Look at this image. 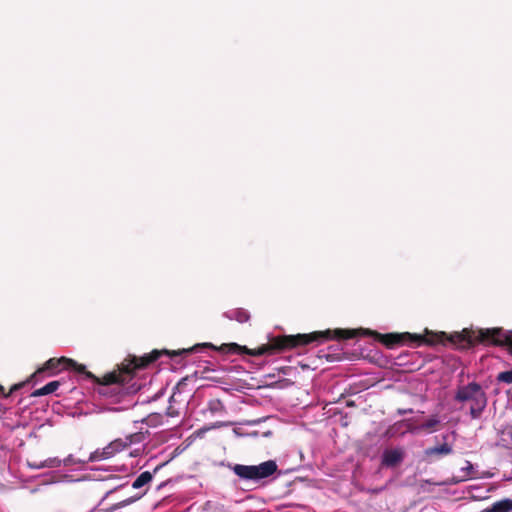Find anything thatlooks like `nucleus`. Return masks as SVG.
Instances as JSON below:
<instances>
[{"instance_id": "obj_1", "label": "nucleus", "mask_w": 512, "mask_h": 512, "mask_svg": "<svg viewBox=\"0 0 512 512\" xmlns=\"http://www.w3.org/2000/svg\"><path fill=\"white\" fill-rule=\"evenodd\" d=\"M372 336L375 340L382 343L389 349L403 345L408 342L416 343L417 346L422 344L436 345L449 343L457 349H469L477 344L505 346V331L502 328L487 329H468L465 328L460 332L447 334L445 332H431L427 329L425 334L404 333H387L381 334L377 331L369 329H327L325 331H315L309 334L283 335L270 339L267 344H263L255 349L241 346L237 343H225L219 346V350L225 354H247L251 356L275 355L286 350H290L299 346H306L312 342L323 343L328 340H347L358 336Z\"/></svg>"}, {"instance_id": "obj_27", "label": "nucleus", "mask_w": 512, "mask_h": 512, "mask_svg": "<svg viewBox=\"0 0 512 512\" xmlns=\"http://www.w3.org/2000/svg\"><path fill=\"white\" fill-rule=\"evenodd\" d=\"M399 413L404 414V413H406V411L399 410Z\"/></svg>"}, {"instance_id": "obj_18", "label": "nucleus", "mask_w": 512, "mask_h": 512, "mask_svg": "<svg viewBox=\"0 0 512 512\" xmlns=\"http://www.w3.org/2000/svg\"><path fill=\"white\" fill-rule=\"evenodd\" d=\"M497 381L506 383V384H512V369L508 371L500 372L497 375Z\"/></svg>"}, {"instance_id": "obj_21", "label": "nucleus", "mask_w": 512, "mask_h": 512, "mask_svg": "<svg viewBox=\"0 0 512 512\" xmlns=\"http://www.w3.org/2000/svg\"><path fill=\"white\" fill-rule=\"evenodd\" d=\"M505 346L508 347V351L512 354V331H505Z\"/></svg>"}, {"instance_id": "obj_11", "label": "nucleus", "mask_w": 512, "mask_h": 512, "mask_svg": "<svg viewBox=\"0 0 512 512\" xmlns=\"http://www.w3.org/2000/svg\"><path fill=\"white\" fill-rule=\"evenodd\" d=\"M60 465H61V460H59L58 458H50V459H47L39 464L29 463V466L32 468H35V469H41L44 467L56 468V467H59Z\"/></svg>"}, {"instance_id": "obj_8", "label": "nucleus", "mask_w": 512, "mask_h": 512, "mask_svg": "<svg viewBox=\"0 0 512 512\" xmlns=\"http://www.w3.org/2000/svg\"><path fill=\"white\" fill-rule=\"evenodd\" d=\"M60 385H61L60 381H51V382L47 383L45 386L33 391L31 396L32 397H41L44 395L51 394V393L55 392L60 387Z\"/></svg>"}, {"instance_id": "obj_19", "label": "nucleus", "mask_w": 512, "mask_h": 512, "mask_svg": "<svg viewBox=\"0 0 512 512\" xmlns=\"http://www.w3.org/2000/svg\"><path fill=\"white\" fill-rule=\"evenodd\" d=\"M144 439V435L143 433H134V434H130L128 435L124 441H127L128 442V446L131 445L132 443H139L141 442L142 440Z\"/></svg>"}, {"instance_id": "obj_26", "label": "nucleus", "mask_w": 512, "mask_h": 512, "mask_svg": "<svg viewBox=\"0 0 512 512\" xmlns=\"http://www.w3.org/2000/svg\"><path fill=\"white\" fill-rule=\"evenodd\" d=\"M509 503H510V509L512 511V499L511 500L509 499Z\"/></svg>"}, {"instance_id": "obj_3", "label": "nucleus", "mask_w": 512, "mask_h": 512, "mask_svg": "<svg viewBox=\"0 0 512 512\" xmlns=\"http://www.w3.org/2000/svg\"><path fill=\"white\" fill-rule=\"evenodd\" d=\"M455 401L462 403V407L468 405L472 419H479L487 407L488 398L482 386L476 382H470L457 388Z\"/></svg>"}, {"instance_id": "obj_20", "label": "nucleus", "mask_w": 512, "mask_h": 512, "mask_svg": "<svg viewBox=\"0 0 512 512\" xmlns=\"http://www.w3.org/2000/svg\"><path fill=\"white\" fill-rule=\"evenodd\" d=\"M209 410L213 413L221 412L224 410V406L220 400H212L209 402Z\"/></svg>"}, {"instance_id": "obj_10", "label": "nucleus", "mask_w": 512, "mask_h": 512, "mask_svg": "<svg viewBox=\"0 0 512 512\" xmlns=\"http://www.w3.org/2000/svg\"><path fill=\"white\" fill-rule=\"evenodd\" d=\"M153 479V474L149 471L142 472L132 483L134 489H140L141 487L150 483Z\"/></svg>"}, {"instance_id": "obj_25", "label": "nucleus", "mask_w": 512, "mask_h": 512, "mask_svg": "<svg viewBox=\"0 0 512 512\" xmlns=\"http://www.w3.org/2000/svg\"><path fill=\"white\" fill-rule=\"evenodd\" d=\"M164 464H161V465H158L155 469H154V474L158 472V470L163 466Z\"/></svg>"}, {"instance_id": "obj_9", "label": "nucleus", "mask_w": 512, "mask_h": 512, "mask_svg": "<svg viewBox=\"0 0 512 512\" xmlns=\"http://www.w3.org/2000/svg\"><path fill=\"white\" fill-rule=\"evenodd\" d=\"M452 447L448 443H443L439 446L430 447L425 450L426 456L433 455H449L452 453Z\"/></svg>"}, {"instance_id": "obj_6", "label": "nucleus", "mask_w": 512, "mask_h": 512, "mask_svg": "<svg viewBox=\"0 0 512 512\" xmlns=\"http://www.w3.org/2000/svg\"><path fill=\"white\" fill-rule=\"evenodd\" d=\"M66 361V357L50 358L41 368L37 369L30 378L37 380V378L45 372H50V376L55 375L57 371L66 369Z\"/></svg>"}, {"instance_id": "obj_14", "label": "nucleus", "mask_w": 512, "mask_h": 512, "mask_svg": "<svg viewBox=\"0 0 512 512\" xmlns=\"http://www.w3.org/2000/svg\"><path fill=\"white\" fill-rule=\"evenodd\" d=\"M163 416L160 413H151L143 421L149 426H157L162 423Z\"/></svg>"}, {"instance_id": "obj_2", "label": "nucleus", "mask_w": 512, "mask_h": 512, "mask_svg": "<svg viewBox=\"0 0 512 512\" xmlns=\"http://www.w3.org/2000/svg\"><path fill=\"white\" fill-rule=\"evenodd\" d=\"M200 345H196L192 348L182 349L178 351H168V350H153L149 354H146L141 357L131 356L129 355L124 361L118 365L117 370H113L111 372L106 373L103 377H97L93 373L87 370L84 364L77 363L75 360L67 358L66 361V369H72L75 372L84 375L86 379L92 380L97 383L101 387L98 392L102 395H106L107 388L111 385H117L118 387H122L126 384H129L130 381L134 378L135 372L140 369H144L148 367L151 363L155 362L160 358V356L166 354L171 357L181 355V354H190L192 351L196 350ZM201 347H208L215 350H219V347L214 346L211 343H204Z\"/></svg>"}, {"instance_id": "obj_15", "label": "nucleus", "mask_w": 512, "mask_h": 512, "mask_svg": "<svg viewBox=\"0 0 512 512\" xmlns=\"http://www.w3.org/2000/svg\"><path fill=\"white\" fill-rule=\"evenodd\" d=\"M231 318L235 319L236 321L240 323H245L249 320L250 315L247 311L242 309H237L233 312V316Z\"/></svg>"}, {"instance_id": "obj_5", "label": "nucleus", "mask_w": 512, "mask_h": 512, "mask_svg": "<svg viewBox=\"0 0 512 512\" xmlns=\"http://www.w3.org/2000/svg\"><path fill=\"white\" fill-rule=\"evenodd\" d=\"M127 447H128L127 441H124L123 439H116V440L110 442L102 450H96L95 452H93L90 455L89 460L93 462V461L109 459V458L113 457L115 454H117L118 452L123 451Z\"/></svg>"}, {"instance_id": "obj_23", "label": "nucleus", "mask_w": 512, "mask_h": 512, "mask_svg": "<svg viewBox=\"0 0 512 512\" xmlns=\"http://www.w3.org/2000/svg\"><path fill=\"white\" fill-rule=\"evenodd\" d=\"M24 385H25V382L16 383L11 386L10 390L7 393H10V395H11L15 391L21 389Z\"/></svg>"}, {"instance_id": "obj_24", "label": "nucleus", "mask_w": 512, "mask_h": 512, "mask_svg": "<svg viewBox=\"0 0 512 512\" xmlns=\"http://www.w3.org/2000/svg\"><path fill=\"white\" fill-rule=\"evenodd\" d=\"M0 396H3L5 398H8L10 396V393H7L5 391V388L0 384Z\"/></svg>"}, {"instance_id": "obj_16", "label": "nucleus", "mask_w": 512, "mask_h": 512, "mask_svg": "<svg viewBox=\"0 0 512 512\" xmlns=\"http://www.w3.org/2000/svg\"><path fill=\"white\" fill-rule=\"evenodd\" d=\"M145 493H146V490L141 494H137L135 496L129 497V498L119 502L118 504H116L115 508H120V507L130 505V504L134 503L135 501L139 500L140 498H142L145 495Z\"/></svg>"}, {"instance_id": "obj_13", "label": "nucleus", "mask_w": 512, "mask_h": 512, "mask_svg": "<svg viewBox=\"0 0 512 512\" xmlns=\"http://www.w3.org/2000/svg\"><path fill=\"white\" fill-rule=\"evenodd\" d=\"M439 424L440 421L437 417H431L430 419L422 423L420 428L427 432H433L437 430Z\"/></svg>"}, {"instance_id": "obj_7", "label": "nucleus", "mask_w": 512, "mask_h": 512, "mask_svg": "<svg viewBox=\"0 0 512 512\" xmlns=\"http://www.w3.org/2000/svg\"><path fill=\"white\" fill-rule=\"evenodd\" d=\"M404 460V452L399 449H386L382 453L381 466L386 468H394L401 464Z\"/></svg>"}, {"instance_id": "obj_17", "label": "nucleus", "mask_w": 512, "mask_h": 512, "mask_svg": "<svg viewBox=\"0 0 512 512\" xmlns=\"http://www.w3.org/2000/svg\"><path fill=\"white\" fill-rule=\"evenodd\" d=\"M174 402H175V396L173 394L169 398V406L167 407V410H166V415L168 417H177L180 414L179 411L174 407V405H173Z\"/></svg>"}, {"instance_id": "obj_12", "label": "nucleus", "mask_w": 512, "mask_h": 512, "mask_svg": "<svg viewBox=\"0 0 512 512\" xmlns=\"http://www.w3.org/2000/svg\"><path fill=\"white\" fill-rule=\"evenodd\" d=\"M510 511H511V509H510L509 499L497 501L492 505V508H491V512H510Z\"/></svg>"}, {"instance_id": "obj_22", "label": "nucleus", "mask_w": 512, "mask_h": 512, "mask_svg": "<svg viewBox=\"0 0 512 512\" xmlns=\"http://www.w3.org/2000/svg\"><path fill=\"white\" fill-rule=\"evenodd\" d=\"M462 471L465 472V477H470L474 471V467L471 462H466V467L462 468Z\"/></svg>"}, {"instance_id": "obj_4", "label": "nucleus", "mask_w": 512, "mask_h": 512, "mask_svg": "<svg viewBox=\"0 0 512 512\" xmlns=\"http://www.w3.org/2000/svg\"><path fill=\"white\" fill-rule=\"evenodd\" d=\"M231 469L240 479L257 482L273 475L278 466L274 460H268L259 465L235 464Z\"/></svg>"}]
</instances>
